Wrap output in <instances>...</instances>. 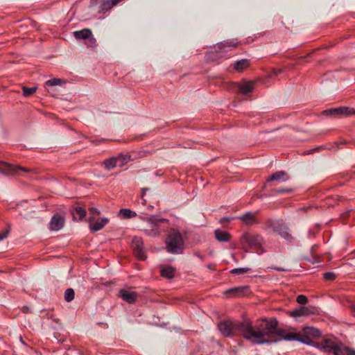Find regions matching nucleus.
<instances>
[{"mask_svg": "<svg viewBox=\"0 0 355 355\" xmlns=\"http://www.w3.org/2000/svg\"><path fill=\"white\" fill-rule=\"evenodd\" d=\"M220 333L225 337L241 335L244 338L254 344H270L277 343V340H269L268 332L272 329L269 320L262 318L252 325L250 320L234 322L225 320L218 325Z\"/></svg>", "mask_w": 355, "mask_h": 355, "instance_id": "obj_1", "label": "nucleus"}, {"mask_svg": "<svg viewBox=\"0 0 355 355\" xmlns=\"http://www.w3.org/2000/svg\"><path fill=\"white\" fill-rule=\"evenodd\" d=\"M269 324L272 326L268 332L269 340H297L309 345L315 346L324 352L330 353L333 351V340L331 338L323 339L320 342H315L313 340L321 335L320 331L317 328L305 327L300 333L288 332L286 329L278 328V321L275 318L269 320Z\"/></svg>", "mask_w": 355, "mask_h": 355, "instance_id": "obj_2", "label": "nucleus"}, {"mask_svg": "<svg viewBox=\"0 0 355 355\" xmlns=\"http://www.w3.org/2000/svg\"><path fill=\"white\" fill-rule=\"evenodd\" d=\"M166 250L171 254H182L184 243L181 233L176 229H171L166 239Z\"/></svg>", "mask_w": 355, "mask_h": 355, "instance_id": "obj_3", "label": "nucleus"}, {"mask_svg": "<svg viewBox=\"0 0 355 355\" xmlns=\"http://www.w3.org/2000/svg\"><path fill=\"white\" fill-rule=\"evenodd\" d=\"M147 223V227L144 229L145 234L149 236L156 237L160 234L159 223H168V220L153 215L143 219Z\"/></svg>", "mask_w": 355, "mask_h": 355, "instance_id": "obj_4", "label": "nucleus"}, {"mask_svg": "<svg viewBox=\"0 0 355 355\" xmlns=\"http://www.w3.org/2000/svg\"><path fill=\"white\" fill-rule=\"evenodd\" d=\"M266 225L267 227L271 228L273 232L277 233L284 239L289 241L293 239L288 227L283 223V221L268 219L266 222Z\"/></svg>", "mask_w": 355, "mask_h": 355, "instance_id": "obj_5", "label": "nucleus"}, {"mask_svg": "<svg viewBox=\"0 0 355 355\" xmlns=\"http://www.w3.org/2000/svg\"><path fill=\"white\" fill-rule=\"evenodd\" d=\"M241 242L243 245L247 244L250 248L257 250V253H259V250L263 252V238L260 235L244 233L241 238Z\"/></svg>", "mask_w": 355, "mask_h": 355, "instance_id": "obj_6", "label": "nucleus"}, {"mask_svg": "<svg viewBox=\"0 0 355 355\" xmlns=\"http://www.w3.org/2000/svg\"><path fill=\"white\" fill-rule=\"evenodd\" d=\"M19 171L30 172L31 170L20 166H15L5 162H0V173L5 175H15Z\"/></svg>", "mask_w": 355, "mask_h": 355, "instance_id": "obj_7", "label": "nucleus"}, {"mask_svg": "<svg viewBox=\"0 0 355 355\" xmlns=\"http://www.w3.org/2000/svg\"><path fill=\"white\" fill-rule=\"evenodd\" d=\"M230 89L235 93H240L245 95L253 91L254 85L252 82L245 80L241 83H233L231 85Z\"/></svg>", "mask_w": 355, "mask_h": 355, "instance_id": "obj_8", "label": "nucleus"}, {"mask_svg": "<svg viewBox=\"0 0 355 355\" xmlns=\"http://www.w3.org/2000/svg\"><path fill=\"white\" fill-rule=\"evenodd\" d=\"M143 240L140 237L135 236L132 241V248L134 254L140 260H144L146 256L143 250Z\"/></svg>", "mask_w": 355, "mask_h": 355, "instance_id": "obj_9", "label": "nucleus"}, {"mask_svg": "<svg viewBox=\"0 0 355 355\" xmlns=\"http://www.w3.org/2000/svg\"><path fill=\"white\" fill-rule=\"evenodd\" d=\"M64 222V216L56 214L51 218L49 227L52 231H58L63 227Z\"/></svg>", "mask_w": 355, "mask_h": 355, "instance_id": "obj_10", "label": "nucleus"}, {"mask_svg": "<svg viewBox=\"0 0 355 355\" xmlns=\"http://www.w3.org/2000/svg\"><path fill=\"white\" fill-rule=\"evenodd\" d=\"M119 297L123 301L132 304L137 300L138 294L132 290L123 288L119 291Z\"/></svg>", "mask_w": 355, "mask_h": 355, "instance_id": "obj_11", "label": "nucleus"}, {"mask_svg": "<svg viewBox=\"0 0 355 355\" xmlns=\"http://www.w3.org/2000/svg\"><path fill=\"white\" fill-rule=\"evenodd\" d=\"M354 351L334 338V355H352Z\"/></svg>", "mask_w": 355, "mask_h": 355, "instance_id": "obj_12", "label": "nucleus"}, {"mask_svg": "<svg viewBox=\"0 0 355 355\" xmlns=\"http://www.w3.org/2000/svg\"><path fill=\"white\" fill-rule=\"evenodd\" d=\"M94 217H89L88 221L89 222V229L92 232H97L103 229L105 225L108 223L107 218H101L98 219L96 222L92 223Z\"/></svg>", "mask_w": 355, "mask_h": 355, "instance_id": "obj_13", "label": "nucleus"}, {"mask_svg": "<svg viewBox=\"0 0 355 355\" xmlns=\"http://www.w3.org/2000/svg\"><path fill=\"white\" fill-rule=\"evenodd\" d=\"M243 224L251 226L258 223L256 218V213L246 212L245 214L237 217Z\"/></svg>", "mask_w": 355, "mask_h": 355, "instance_id": "obj_14", "label": "nucleus"}, {"mask_svg": "<svg viewBox=\"0 0 355 355\" xmlns=\"http://www.w3.org/2000/svg\"><path fill=\"white\" fill-rule=\"evenodd\" d=\"M289 180V175L284 171H280L272 173L266 180L267 182L271 181L286 182Z\"/></svg>", "mask_w": 355, "mask_h": 355, "instance_id": "obj_15", "label": "nucleus"}, {"mask_svg": "<svg viewBox=\"0 0 355 355\" xmlns=\"http://www.w3.org/2000/svg\"><path fill=\"white\" fill-rule=\"evenodd\" d=\"M312 314V311L308 307L301 306L290 312V315L294 318L302 316H309Z\"/></svg>", "mask_w": 355, "mask_h": 355, "instance_id": "obj_16", "label": "nucleus"}, {"mask_svg": "<svg viewBox=\"0 0 355 355\" xmlns=\"http://www.w3.org/2000/svg\"><path fill=\"white\" fill-rule=\"evenodd\" d=\"M73 34L77 40H87V38L92 36V31L90 29L84 28L81 31H74Z\"/></svg>", "mask_w": 355, "mask_h": 355, "instance_id": "obj_17", "label": "nucleus"}, {"mask_svg": "<svg viewBox=\"0 0 355 355\" xmlns=\"http://www.w3.org/2000/svg\"><path fill=\"white\" fill-rule=\"evenodd\" d=\"M250 65V60L248 59H242L236 61L234 64V69L238 72L243 71L245 69L248 67Z\"/></svg>", "mask_w": 355, "mask_h": 355, "instance_id": "obj_18", "label": "nucleus"}, {"mask_svg": "<svg viewBox=\"0 0 355 355\" xmlns=\"http://www.w3.org/2000/svg\"><path fill=\"white\" fill-rule=\"evenodd\" d=\"M354 113V110L348 107L334 108V116H349Z\"/></svg>", "mask_w": 355, "mask_h": 355, "instance_id": "obj_19", "label": "nucleus"}, {"mask_svg": "<svg viewBox=\"0 0 355 355\" xmlns=\"http://www.w3.org/2000/svg\"><path fill=\"white\" fill-rule=\"evenodd\" d=\"M215 236L216 239L221 242L228 241L231 238V235L229 232L219 230L215 231Z\"/></svg>", "mask_w": 355, "mask_h": 355, "instance_id": "obj_20", "label": "nucleus"}, {"mask_svg": "<svg viewBox=\"0 0 355 355\" xmlns=\"http://www.w3.org/2000/svg\"><path fill=\"white\" fill-rule=\"evenodd\" d=\"M237 44L238 42L235 40L225 41L223 42L220 43L218 45V49H219V51H222L224 49V51H227V50H225L226 48L232 49V48L236 47Z\"/></svg>", "mask_w": 355, "mask_h": 355, "instance_id": "obj_21", "label": "nucleus"}, {"mask_svg": "<svg viewBox=\"0 0 355 355\" xmlns=\"http://www.w3.org/2000/svg\"><path fill=\"white\" fill-rule=\"evenodd\" d=\"M175 270L171 266L163 267L161 270V275L164 277L171 279L174 276Z\"/></svg>", "mask_w": 355, "mask_h": 355, "instance_id": "obj_22", "label": "nucleus"}, {"mask_svg": "<svg viewBox=\"0 0 355 355\" xmlns=\"http://www.w3.org/2000/svg\"><path fill=\"white\" fill-rule=\"evenodd\" d=\"M71 213L73 218H75L76 214L78 215L80 220H82L86 215L85 209L79 206H77V207L71 209Z\"/></svg>", "mask_w": 355, "mask_h": 355, "instance_id": "obj_23", "label": "nucleus"}, {"mask_svg": "<svg viewBox=\"0 0 355 355\" xmlns=\"http://www.w3.org/2000/svg\"><path fill=\"white\" fill-rule=\"evenodd\" d=\"M105 167L108 169L111 170L116 167L118 165V161L116 159V157H112L109 159H107L104 161Z\"/></svg>", "mask_w": 355, "mask_h": 355, "instance_id": "obj_24", "label": "nucleus"}, {"mask_svg": "<svg viewBox=\"0 0 355 355\" xmlns=\"http://www.w3.org/2000/svg\"><path fill=\"white\" fill-rule=\"evenodd\" d=\"M119 215L122 218H130L136 216L137 214L129 209H122L119 211Z\"/></svg>", "mask_w": 355, "mask_h": 355, "instance_id": "obj_25", "label": "nucleus"}, {"mask_svg": "<svg viewBox=\"0 0 355 355\" xmlns=\"http://www.w3.org/2000/svg\"><path fill=\"white\" fill-rule=\"evenodd\" d=\"M131 156L130 155L120 154L116 157L118 164L123 166L130 160Z\"/></svg>", "mask_w": 355, "mask_h": 355, "instance_id": "obj_26", "label": "nucleus"}, {"mask_svg": "<svg viewBox=\"0 0 355 355\" xmlns=\"http://www.w3.org/2000/svg\"><path fill=\"white\" fill-rule=\"evenodd\" d=\"M66 81L61 78H53L49 80L46 82V85L47 86H57L64 84Z\"/></svg>", "mask_w": 355, "mask_h": 355, "instance_id": "obj_27", "label": "nucleus"}, {"mask_svg": "<svg viewBox=\"0 0 355 355\" xmlns=\"http://www.w3.org/2000/svg\"><path fill=\"white\" fill-rule=\"evenodd\" d=\"M75 293L72 288H67L64 293V300L69 302L74 299Z\"/></svg>", "mask_w": 355, "mask_h": 355, "instance_id": "obj_28", "label": "nucleus"}, {"mask_svg": "<svg viewBox=\"0 0 355 355\" xmlns=\"http://www.w3.org/2000/svg\"><path fill=\"white\" fill-rule=\"evenodd\" d=\"M37 89V87H27L24 86L22 87L23 90V95L24 96H29L32 94H33Z\"/></svg>", "mask_w": 355, "mask_h": 355, "instance_id": "obj_29", "label": "nucleus"}, {"mask_svg": "<svg viewBox=\"0 0 355 355\" xmlns=\"http://www.w3.org/2000/svg\"><path fill=\"white\" fill-rule=\"evenodd\" d=\"M293 191L292 189L286 188V189H274L271 191L272 196L282 194V193H290Z\"/></svg>", "mask_w": 355, "mask_h": 355, "instance_id": "obj_30", "label": "nucleus"}, {"mask_svg": "<svg viewBox=\"0 0 355 355\" xmlns=\"http://www.w3.org/2000/svg\"><path fill=\"white\" fill-rule=\"evenodd\" d=\"M250 270L249 268H237L231 270L232 274L243 275Z\"/></svg>", "mask_w": 355, "mask_h": 355, "instance_id": "obj_31", "label": "nucleus"}, {"mask_svg": "<svg viewBox=\"0 0 355 355\" xmlns=\"http://www.w3.org/2000/svg\"><path fill=\"white\" fill-rule=\"evenodd\" d=\"M308 301L307 297L305 295H300L297 297V303L300 304H305Z\"/></svg>", "mask_w": 355, "mask_h": 355, "instance_id": "obj_32", "label": "nucleus"}, {"mask_svg": "<svg viewBox=\"0 0 355 355\" xmlns=\"http://www.w3.org/2000/svg\"><path fill=\"white\" fill-rule=\"evenodd\" d=\"M87 45L89 47H94L96 46V40L92 35L87 38Z\"/></svg>", "mask_w": 355, "mask_h": 355, "instance_id": "obj_33", "label": "nucleus"}, {"mask_svg": "<svg viewBox=\"0 0 355 355\" xmlns=\"http://www.w3.org/2000/svg\"><path fill=\"white\" fill-rule=\"evenodd\" d=\"M10 232V226H8V229L3 230L0 233V241L7 238L8 234Z\"/></svg>", "mask_w": 355, "mask_h": 355, "instance_id": "obj_34", "label": "nucleus"}, {"mask_svg": "<svg viewBox=\"0 0 355 355\" xmlns=\"http://www.w3.org/2000/svg\"><path fill=\"white\" fill-rule=\"evenodd\" d=\"M89 214L92 216H98L100 214V211L95 207H90L89 209Z\"/></svg>", "mask_w": 355, "mask_h": 355, "instance_id": "obj_35", "label": "nucleus"}, {"mask_svg": "<svg viewBox=\"0 0 355 355\" xmlns=\"http://www.w3.org/2000/svg\"><path fill=\"white\" fill-rule=\"evenodd\" d=\"M324 278L326 280L332 279H333V272H326L325 274H324Z\"/></svg>", "mask_w": 355, "mask_h": 355, "instance_id": "obj_36", "label": "nucleus"}, {"mask_svg": "<svg viewBox=\"0 0 355 355\" xmlns=\"http://www.w3.org/2000/svg\"><path fill=\"white\" fill-rule=\"evenodd\" d=\"M148 190H149V189H148V188H144V189H142V192H141V198H142V200H143V201H144V202H143L144 204H145V203H146V200L144 198V196H145V194H146V191H148Z\"/></svg>", "mask_w": 355, "mask_h": 355, "instance_id": "obj_37", "label": "nucleus"}, {"mask_svg": "<svg viewBox=\"0 0 355 355\" xmlns=\"http://www.w3.org/2000/svg\"><path fill=\"white\" fill-rule=\"evenodd\" d=\"M322 114H327V115H332L333 114V108H329L327 110H324L322 112Z\"/></svg>", "mask_w": 355, "mask_h": 355, "instance_id": "obj_38", "label": "nucleus"}, {"mask_svg": "<svg viewBox=\"0 0 355 355\" xmlns=\"http://www.w3.org/2000/svg\"><path fill=\"white\" fill-rule=\"evenodd\" d=\"M322 148H323V146H319V147L313 148V149H311V150L309 151L308 154L313 153L314 152L318 151L320 149H322Z\"/></svg>", "mask_w": 355, "mask_h": 355, "instance_id": "obj_39", "label": "nucleus"}, {"mask_svg": "<svg viewBox=\"0 0 355 355\" xmlns=\"http://www.w3.org/2000/svg\"><path fill=\"white\" fill-rule=\"evenodd\" d=\"M282 72V69H274L272 71V75L277 76L278 74L281 73Z\"/></svg>", "mask_w": 355, "mask_h": 355, "instance_id": "obj_40", "label": "nucleus"}, {"mask_svg": "<svg viewBox=\"0 0 355 355\" xmlns=\"http://www.w3.org/2000/svg\"><path fill=\"white\" fill-rule=\"evenodd\" d=\"M270 268L276 270L277 271H287L288 270L287 269H285V268H283L281 267H271Z\"/></svg>", "mask_w": 355, "mask_h": 355, "instance_id": "obj_41", "label": "nucleus"}, {"mask_svg": "<svg viewBox=\"0 0 355 355\" xmlns=\"http://www.w3.org/2000/svg\"><path fill=\"white\" fill-rule=\"evenodd\" d=\"M232 219V218H231L224 217L220 219V223H223L224 222H230Z\"/></svg>", "mask_w": 355, "mask_h": 355, "instance_id": "obj_42", "label": "nucleus"}, {"mask_svg": "<svg viewBox=\"0 0 355 355\" xmlns=\"http://www.w3.org/2000/svg\"><path fill=\"white\" fill-rule=\"evenodd\" d=\"M352 312L353 315L355 317V303L352 306Z\"/></svg>", "mask_w": 355, "mask_h": 355, "instance_id": "obj_43", "label": "nucleus"}, {"mask_svg": "<svg viewBox=\"0 0 355 355\" xmlns=\"http://www.w3.org/2000/svg\"><path fill=\"white\" fill-rule=\"evenodd\" d=\"M28 307H27V306H24V307L22 308V311H23L24 313H27V312H28Z\"/></svg>", "mask_w": 355, "mask_h": 355, "instance_id": "obj_44", "label": "nucleus"}, {"mask_svg": "<svg viewBox=\"0 0 355 355\" xmlns=\"http://www.w3.org/2000/svg\"><path fill=\"white\" fill-rule=\"evenodd\" d=\"M97 0H92V3L95 4L96 3Z\"/></svg>", "mask_w": 355, "mask_h": 355, "instance_id": "obj_45", "label": "nucleus"}, {"mask_svg": "<svg viewBox=\"0 0 355 355\" xmlns=\"http://www.w3.org/2000/svg\"><path fill=\"white\" fill-rule=\"evenodd\" d=\"M237 290H238V288L232 289L231 291H230V292H234Z\"/></svg>", "mask_w": 355, "mask_h": 355, "instance_id": "obj_46", "label": "nucleus"}, {"mask_svg": "<svg viewBox=\"0 0 355 355\" xmlns=\"http://www.w3.org/2000/svg\"><path fill=\"white\" fill-rule=\"evenodd\" d=\"M20 341L24 344V342L21 338H20Z\"/></svg>", "mask_w": 355, "mask_h": 355, "instance_id": "obj_47", "label": "nucleus"}, {"mask_svg": "<svg viewBox=\"0 0 355 355\" xmlns=\"http://www.w3.org/2000/svg\"><path fill=\"white\" fill-rule=\"evenodd\" d=\"M352 355H355V352H354V353Z\"/></svg>", "mask_w": 355, "mask_h": 355, "instance_id": "obj_48", "label": "nucleus"}]
</instances>
